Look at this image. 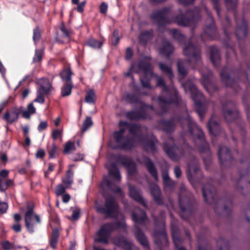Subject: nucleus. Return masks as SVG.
<instances>
[{
    "instance_id": "37",
    "label": "nucleus",
    "mask_w": 250,
    "mask_h": 250,
    "mask_svg": "<svg viewBox=\"0 0 250 250\" xmlns=\"http://www.w3.org/2000/svg\"><path fill=\"white\" fill-rule=\"evenodd\" d=\"M72 84L71 82L66 83L62 87L61 95L62 97L69 96L71 93Z\"/></svg>"
},
{
    "instance_id": "19",
    "label": "nucleus",
    "mask_w": 250,
    "mask_h": 250,
    "mask_svg": "<svg viewBox=\"0 0 250 250\" xmlns=\"http://www.w3.org/2000/svg\"><path fill=\"white\" fill-rule=\"evenodd\" d=\"M212 76V73L211 71H209L207 75L203 74V79L201 82L205 88L209 93H211L212 90H215V86L210 82V79Z\"/></svg>"
},
{
    "instance_id": "63",
    "label": "nucleus",
    "mask_w": 250,
    "mask_h": 250,
    "mask_svg": "<svg viewBox=\"0 0 250 250\" xmlns=\"http://www.w3.org/2000/svg\"><path fill=\"white\" fill-rule=\"evenodd\" d=\"M60 29L62 32L63 36L67 38H69L70 36V31L66 29L63 25H62L60 27Z\"/></svg>"
},
{
    "instance_id": "8",
    "label": "nucleus",
    "mask_w": 250,
    "mask_h": 250,
    "mask_svg": "<svg viewBox=\"0 0 250 250\" xmlns=\"http://www.w3.org/2000/svg\"><path fill=\"white\" fill-rule=\"evenodd\" d=\"M186 15L187 16L191 15L192 18L188 20L186 18L184 15H180L175 18L174 21L180 26H191L192 25L194 26L201 18L200 9L198 8H196L192 12L188 11Z\"/></svg>"
},
{
    "instance_id": "59",
    "label": "nucleus",
    "mask_w": 250,
    "mask_h": 250,
    "mask_svg": "<svg viewBox=\"0 0 250 250\" xmlns=\"http://www.w3.org/2000/svg\"><path fill=\"white\" fill-rule=\"evenodd\" d=\"M42 50H36L33 60L35 62H40L42 57Z\"/></svg>"
},
{
    "instance_id": "62",
    "label": "nucleus",
    "mask_w": 250,
    "mask_h": 250,
    "mask_svg": "<svg viewBox=\"0 0 250 250\" xmlns=\"http://www.w3.org/2000/svg\"><path fill=\"white\" fill-rule=\"evenodd\" d=\"M47 126V123L45 121H41L38 126V130L39 131L41 132L45 129Z\"/></svg>"
},
{
    "instance_id": "52",
    "label": "nucleus",
    "mask_w": 250,
    "mask_h": 250,
    "mask_svg": "<svg viewBox=\"0 0 250 250\" xmlns=\"http://www.w3.org/2000/svg\"><path fill=\"white\" fill-rule=\"evenodd\" d=\"M111 43L114 45H117L119 41V32L117 30H115L113 33L112 37L111 39Z\"/></svg>"
},
{
    "instance_id": "23",
    "label": "nucleus",
    "mask_w": 250,
    "mask_h": 250,
    "mask_svg": "<svg viewBox=\"0 0 250 250\" xmlns=\"http://www.w3.org/2000/svg\"><path fill=\"white\" fill-rule=\"evenodd\" d=\"M208 127L210 135L214 136H216L218 135L220 130V126L218 123L215 120L213 116L209 120Z\"/></svg>"
},
{
    "instance_id": "51",
    "label": "nucleus",
    "mask_w": 250,
    "mask_h": 250,
    "mask_svg": "<svg viewBox=\"0 0 250 250\" xmlns=\"http://www.w3.org/2000/svg\"><path fill=\"white\" fill-rule=\"evenodd\" d=\"M172 235L173 243L175 247L178 248V246L182 244V241L176 232H172Z\"/></svg>"
},
{
    "instance_id": "15",
    "label": "nucleus",
    "mask_w": 250,
    "mask_h": 250,
    "mask_svg": "<svg viewBox=\"0 0 250 250\" xmlns=\"http://www.w3.org/2000/svg\"><path fill=\"white\" fill-rule=\"evenodd\" d=\"M202 191L206 202L209 204L212 203L215 198V190L214 187L210 185H207L203 188Z\"/></svg>"
},
{
    "instance_id": "26",
    "label": "nucleus",
    "mask_w": 250,
    "mask_h": 250,
    "mask_svg": "<svg viewBox=\"0 0 250 250\" xmlns=\"http://www.w3.org/2000/svg\"><path fill=\"white\" fill-rule=\"evenodd\" d=\"M151 194L153 197L154 201L158 204L162 203V200L161 197L160 189L157 185L154 184L150 186Z\"/></svg>"
},
{
    "instance_id": "10",
    "label": "nucleus",
    "mask_w": 250,
    "mask_h": 250,
    "mask_svg": "<svg viewBox=\"0 0 250 250\" xmlns=\"http://www.w3.org/2000/svg\"><path fill=\"white\" fill-rule=\"evenodd\" d=\"M118 225L119 224L113 223L104 224L97 232V238L95 240L101 243L107 244L110 234Z\"/></svg>"
},
{
    "instance_id": "14",
    "label": "nucleus",
    "mask_w": 250,
    "mask_h": 250,
    "mask_svg": "<svg viewBox=\"0 0 250 250\" xmlns=\"http://www.w3.org/2000/svg\"><path fill=\"white\" fill-rule=\"evenodd\" d=\"M100 187L103 189V192L104 190H110L113 193H119L122 197L124 196V193L121 191V188L116 186L114 188V185L106 178L104 179Z\"/></svg>"
},
{
    "instance_id": "12",
    "label": "nucleus",
    "mask_w": 250,
    "mask_h": 250,
    "mask_svg": "<svg viewBox=\"0 0 250 250\" xmlns=\"http://www.w3.org/2000/svg\"><path fill=\"white\" fill-rule=\"evenodd\" d=\"M168 9L165 8L161 10L154 11L151 15V18L157 22L159 30H161L162 26H165L171 21L167 19Z\"/></svg>"
},
{
    "instance_id": "28",
    "label": "nucleus",
    "mask_w": 250,
    "mask_h": 250,
    "mask_svg": "<svg viewBox=\"0 0 250 250\" xmlns=\"http://www.w3.org/2000/svg\"><path fill=\"white\" fill-rule=\"evenodd\" d=\"M218 157L221 163L230 159L231 155L229 149L226 146L220 147L218 151Z\"/></svg>"
},
{
    "instance_id": "20",
    "label": "nucleus",
    "mask_w": 250,
    "mask_h": 250,
    "mask_svg": "<svg viewBox=\"0 0 250 250\" xmlns=\"http://www.w3.org/2000/svg\"><path fill=\"white\" fill-rule=\"evenodd\" d=\"M113 241L115 245L121 247L126 250H130L134 247L132 243L128 242L126 238L124 237L114 238Z\"/></svg>"
},
{
    "instance_id": "58",
    "label": "nucleus",
    "mask_w": 250,
    "mask_h": 250,
    "mask_svg": "<svg viewBox=\"0 0 250 250\" xmlns=\"http://www.w3.org/2000/svg\"><path fill=\"white\" fill-rule=\"evenodd\" d=\"M41 37V34L38 27L36 28L33 31V39L35 42L38 41Z\"/></svg>"
},
{
    "instance_id": "44",
    "label": "nucleus",
    "mask_w": 250,
    "mask_h": 250,
    "mask_svg": "<svg viewBox=\"0 0 250 250\" xmlns=\"http://www.w3.org/2000/svg\"><path fill=\"white\" fill-rule=\"evenodd\" d=\"M127 117L130 119L138 120L139 119L146 118V116L143 114H140L136 111L129 112L127 113Z\"/></svg>"
},
{
    "instance_id": "61",
    "label": "nucleus",
    "mask_w": 250,
    "mask_h": 250,
    "mask_svg": "<svg viewBox=\"0 0 250 250\" xmlns=\"http://www.w3.org/2000/svg\"><path fill=\"white\" fill-rule=\"evenodd\" d=\"M80 217V212L79 210H74L73 211L72 215L71 217H69L68 218L70 220H76L79 219Z\"/></svg>"
},
{
    "instance_id": "54",
    "label": "nucleus",
    "mask_w": 250,
    "mask_h": 250,
    "mask_svg": "<svg viewBox=\"0 0 250 250\" xmlns=\"http://www.w3.org/2000/svg\"><path fill=\"white\" fill-rule=\"evenodd\" d=\"M62 130L56 129L52 131V137L54 140H56L59 137L62 138Z\"/></svg>"
},
{
    "instance_id": "31",
    "label": "nucleus",
    "mask_w": 250,
    "mask_h": 250,
    "mask_svg": "<svg viewBox=\"0 0 250 250\" xmlns=\"http://www.w3.org/2000/svg\"><path fill=\"white\" fill-rule=\"evenodd\" d=\"M160 126L165 131L170 132L174 130L175 124L173 119L168 121H163L160 123Z\"/></svg>"
},
{
    "instance_id": "21",
    "label": "nucleus",
    "mask_w": 250,
    "mask_h": 250,
    "mask_svg": "<svg viewBox=\"0 0 250 250\" xmlns=\"http://www.w3.org/2000/svg\"><path fill=\"white\" fill-rule=\"evenodd\" d=\"M105 167L108 169L109 175L114 180L119 181L121 179V176L116 165L107 162L105 164Z\"/></svg>"
},
{
    "instance_id": "13",
    "label": "nucleus",
    "mask_w": 250,
    "mask_h": 250,
    "mask_svg": "<svg viewBox=\"0 0 250 250\" xmlns=\"http://www.w3.org/2000/svg\"><path fill=\"white\" fill-rule=\"evenodd\" d=\"M132 219L135 225H145L148 222L146 213L139 208H136L132 213Z\"/></svg>"
},
{
    "instance_id": "5",
    "label": "nucleus",
    "mask_w": 250,
    "mask_h": 250,
    "mask_svg": "<svg viewBox=\"0 0 250 250\" xmlns=\"http://www.w3.org/2000/svg\"><path fill=\"white\" fill-rule=\"evenodd\" d=\"M133 71L139 73L142 72L143 76L141 74L140 76V81L142 86L146 88H152V86L150 84L149 78H152L154 76H157V75L153 73L152 67L148 58H145L140 62L138 65V70H136L135 65L132 64L129 72L125 74V76H129L131 75V71Z\"/></svg>"
},
{
    "instance_id": "50",
    "label": "nucleus",
    "mask_w": 250,
    "mask_h": 250,
    "mask_svg": "<svg viewBox=\"0 0 250 250\" xmlns=\"http://www.w3.org/2000/svg\"><path fill=\"white\" fill-rule=\"evenodd\" d=\"M92 124V122L91 118L87 117L83 123L82 127V131H85L88 128H89L91 126Z\"/></svg>"
},
{
    "instance_id": "53",
    "label": "nucleus",
    "mask_w": 250,
    "mask_h": 250,
    "mask_svg": "<svg viewBox=\"0 0 250 250\" xmlns=\"http://www.w3.org/2000/svg\"><path fill=\"white\" fill-rule=\"evenodd\" d=\"M126 100L130 103H136L139 102L137 96L134 94H127L126 96Z\"/></svg>"
},
{
    "instance_id": "46",
    "label": "nucleus",
    "mask_w": 250,
    "mask_h": 250,
    "mask_svg": "<svg viewBox=\"0 0 250 250\" xmlns=\"http://www.w3.org/2000/svg\"><path fill=\"white\" fill-rule=\"evenodd\" d=\"M103 43L95 39H90L88 41L87 44L94 48H100L102 45Z\"/></svg>"
},
{
    "instance_id": "43",
    "label": "nucleus",
    "mask_w": 250,
    "mask_h": 250,
    "mask_svg": "<svg viewBox=\"0 0 250 250\" xmlns=\"http://www.w3.org/2000/svg\"><path fill=\"white\" fill-rule=\"evenodd\" d=\"M76 150L74 142L68 141L64 145L63 152L65 154L69 153Z\"/></svg>"
},
{
    "instance_id": "6",
    "label": "nucleus",
    "mask_w": 250,
    "mask_h": 250,
    "mask_svg": "<svg viewBox=\"0 0 250 250\" xmlns=\"http://www.w3.org/2000/svg\"><path fill=\"white\" fill-rule=\"evenodd\" d=\"M182 84L186 93H190L194 101L196 111L200 118L201 120H202L205 113V106L200 101L197 99L201 98L203 96L202 94L197 89L195 85L190 81L187 82L185 83H182Z\"/></svg>"
},
{
    "instance_id": "1",
    "label": "nucleus",
    "mask_w": 250,
    "mask_h": 250,
    "mask_svg": "<svg viewBox=\"0 0 250 250\" xmlns=\"http://www.w3.org/2000/svg\"><path fill=\"white\" fill-rule=\"evenodd\" d=\"M120 129L114 132L113 136L117 143L116 146L109 145L113 148L130 149L137 143H145V147L147 151L152 153L156 151L157 140L152 136L151 140L146 142L141 134L142 128L136 125H129L126 122L119 123Z\"/></svg>"
},
{
    "instance_id": "64",
    "label": "nucleus",
    "mask_w": 250,
    "mask_h": 250,
    "mask_svg": "<svg viewBox=\"0 0 250 250\" xmlns=\"http://www.w3.org/2000/svg\"><path fill=\"white\" fill-rule=\"evenodd\" d=\"M213 3L214 8L215 9L218 16H220V8L218 0H211Z\"/></svg>"
},
{
    "instance_id": "42",
    "label": "nucleus",
    "mask_w": 250,
    "mask_h": 250,
    "mask_svg": "<svg viewBox=\"0 0 250 250\" xmlns=\"http://www.w3.org/2000/svg\"><path fill=\"white\" fill-rule=\"evenodd\" d=\"M96 100V95L93 90H89L86 93L85 97V102L88 104L94 103Z\"/></svg>"
},
{
    "instance_id": "38",
    "label": "nucleus",
    "mask_w": 250,
    "mask_h": 250,
    "mask_svg": "<svg viewBox=\"0 0 250 250\" xmlns=\"http://www.w3.org/2000/svg\"><path fill=\"white\" fill-rule=\"evenodd\" d=\"M59 236V231L57 229H54L50 240V244L53 249H55L58 241Z\"/></svg>"
},
{
    "instance_id": "11",
    "label": "nucleus",
    "mask_w": 250,
    "mask_h": 250,
    "mask_svg": "<svg viewBox=\"0 0 250 250\" xmlns=\"http://www.w3.org/2000/svg\"><path fill=\"white\" fill-rule=\"evenodd\" d=\"M25 226L30 233L34 232L35 228L37 224H40V217L35 214L32 208H28L25 213Z\"/></svg>"
},
{
    "instance_id": "17",
    "label": "nucleus",
    "mask_w": 250,
    "mask_h": 250,
    "mask_svg": "<svg viewBox=\"0 0 250 250\" xmlns=\"http://www.w3.org/2000/svg\"><path fill=\"white\" fill-rule=\"evenodd\" d=\"M204 10L208 16V21L209 22V25H207L205 29V33L211 38H213V36L216 33V27L214 23L212 17L206 7L204 8Z\"/></svg>"
},
{
    "instance_id": "47",
    "label": "nucleus",
    "mask_w": 250,
    "mask_h": 250,
    "mask_svg": "<svg viewBox=\"0 0 250 250\" xmlns=\"http://www.w3.org/2000/svg\"><path fill=\"white\" fill-rule=\"evenodd\" d=\"M222 81L226 83L227 86H229V83L232 81L229 76L226 74V70L224 69L220 74Z\"/></svg>"
},
{
    "instance_id": "2",
    "label": "nucleus",
    "mask_w": 250,
    "mask_h": 250,
    "mask_svg": "<svg viewBox=\"0 0 250 250\" xmlns=\"http://www.w3.org/2000/svg\"><path fill=\"white\" fill-rule=\"evenodd\" d=\"M156 85L162 88V95L157 100L161 110L157 113L161 115L165 113L172 105H177L179 98L175 88L173 86L167 87L162 78H158Z\"/></svg>"
},
{
    "instance_id": "9",
    "label": "nucleus",
    "mask_w": 250,
    "mask_h": 250,
    "mask_svg": "<svg viewBox=\"0 0 250 250\" xmlns=\"http://www.w3.org/2000/svg\"><path fill=\"white\" fill-rule=\"evenodd\" d=\"M164 149L167 155L173 160H178L184 153L183 149L174 145L172 138H169L165 142Z\"/></svg>"
},
{
    "instance_id": "29",
    "label": "nucleus",
    "mask_w": 250,
    "mask_h": 250,
    "mask_svg": "<svg viewBox=\"0 0 250 250\" xmlns=\"http://www.w3.org/2000/svg\"><path fill=\"white\" fill-rule=\"evenodd\" d=\"M134 233L138 241L144 247H147L148 242L144 233L138 228L135 227Z\"/></svg>"
},
{
    "instance_id": "33",
    "label": "nucleus",
    "mask_w": 250,
    "mask_h": 250,
    "mask_svg": "<svg viewBox=\"0 0 250 250\" xmlns=\"http://www.w3.org/2000/svg\"><path fill=\"white\" fill-rule=\"evenodd\" d=\"M36 109L33 105V103H29L26 110L22 111V116L26 119H30L31 115L36 113Z\"/></svg>"
},
{
    "instance_id": "39",
    "label": "nucleus",
    "mask_w": 250,
    "mask_h": 250,
    "mask_svg": "<svg viewBox=\"0 0 250 250\" xmlns=\"http://www.w3.org/2000/svg\"><path fill=\"white\" fill-rule=\"evenodd\" d=\"M71 75L72 72L69 68L64 69L60 74L62 79L66 83L71 82Z\"/></svg>"
},
{
    "instance_id": "22",
    "label": "nucleus",
    "mask_w": 250,
    "mask_h": 250,
    "mask_svg": "<svg viewBox=\"0 0 250 250\" xmlns=\"http://www.w3.org/2000/svg\"><path fill=\"white\" fill-rule=\"evenodd\" d=\"M130 196L138 203L143 205L144 207H146V203L143 198L141 196L139 191L136 190L135 187L130 186L129 191Z\"/></svg>"
},
{
    "instance_id": "40",
    "label": "nucleus",
    "mask_w": 250,
    "mask_h": 250,
    "mask_svg": "<svg viewBox=\"0 0 250 250\" xmlns=\"http://www.w3.org/2000/svg\"><path fill=\"white\" fill-rule=\"evenodd\" d=\"M159 68L162 72L168 76L170 79H172L173 75L170 66H167L164 63H160L159 64Z\"/></svg>"
},
{
    "instance_id": "45",
    "label": "nucleus",
    "mask_w": 250,
    "mask_h": 250,
    "mask_svg": "<svg viewBox=\"0 0 250 250\" xmlns=\"http://www.w3.org/2000/svg\"><path fill=\"white\" fill-rule=\"evenodd\" d=\"M46 95L47 94L44 93L42 90H38L37 92V97L33 102L40 104H43L44 102V96Z\"/></svg>"
},
{
    "instance_id": "4",
    "label": "nucleus",
    "mask_w": 250,
    "mask_h": 250,
    "mask_svg": "<svg viewBox=\"0 0 250 250\" xmlns=\"http://www.w3.org/2000/svg\"><path fill=\"white\" fill-rule=\"evenodd\" d=\"M183 52L185 56L188 57V61L185 62L179 60L178 62V70L181 78L187 74V69L185 68L186 63H189L192 65L194 64L195 66H193V68H195L202 63L200 50L189 42L185 45Z\"/></svg>"
},
{
    "instance_id": "30",
    "label": "nucleus",
    "mask_w": 250,
    "mask_h": 250,
    "mask_svg": "<svg viewBox=\"0 0 250 250\" xmlns=\"http://www.w3.org/2000/svg\"><path fill=\"white\" fill-rule=\"evenodd\" d=\"M210 60L215 66L217 65L220 60V53L217 48L214 46L210 48Z\"/></svg>"
},
{
    "instance_id": "55",
    "label": "nucleus",
    "mask_w": 250,
    "mask_h": 250,
    "mask_svg": "<svg viewBox=\"0 0 250 250\" xmlns=\"http://www.w3.org/2000/svg\"><path fill=\"white\" fill-rule=\"evenodd\" d=\"M226 6L228 9L235 7L237 4V0H225Z\"/></svg>"
},
{
    "instance_id": "41",
    "label": "nucleus",
    "mask_w": 250,
    "mask_h": 250,
    "mask_svg": "<svg viewBox=\"0 0 250 250\" xmlns=\"http://www.w3.org/2000/svg\"><path fill=\"white\" fill-rule=\"evenodd\" d=\"M167 32L172 35L173 37L179 42H181L185 39V37L178 30L173 29L172 30H167Z\"/></svg>"
},
{
    "instance_id": "7",
    "label": "nucleus",
    "mask_w": 250,
    "mask_h": 250,
    "mask_svg": "<svg viewBox=\"0 0 250 250\" xmlns=\"http://www.w3.org/2000/svg\"><path fill=\"white\" fill-rule=\"evenodd\" d=\"M98 212L104 214L107 217H116L119 212V206L115 198L108 196L105 197L104 207L98 206L96 207Z\"/></svg>"
},
{
    "instance_id": "3",
    "label": "nucleus",
    "mask_w": 250,
    "mask_h": 250,
    "mask_svg": "<svg viewBox=\"0 0 250 250\" xmlns=\"http://www.w3.org/2000/svg\"><path fill=\"white\" fill-rule=\"evenodd\" d=\"M179 122L184 129L186 127L185 125L187 126L188 129V134L191 136L192 139L195 146L201 152L208 151V145L205 140L203 131L196 124L192 121L191 117L188 116L187 118L184 119L180 118L179 119Z\"/></svg>"
},
{
    "instance_id": "34",
    "label": "nucleus",
    "mask_w": 250,
    "mask_h": 250,
    "mask_svg": "<svg viewBox=\"0 0 250 250\" xmlns=\"http://www.w3.org/2000/svg\"><path fill=\"white\" fill-rule=\"evenodd\" d=\"M73 181V172L71 169L67 171L66 176L62 179V182L65 185L66 188L71 185Z\"/></svg>"
},
{
    "instance_id": "24",
    "label": "nucleus",
    "mask_w": 250,
    "mask_h": 250,
    "mask_svg": "<svg viewBox=\"0 0 250 250\" xmlns=\"http://www.w3.org/2000/svg\"><path fill=\"white\" fill-rule=\"evenodd\" d=\"M38 83L40 87L38 90H42L44 93L48 94L51 89V83L48 79L42 78L38 81Z\"/></svg>"
},
{
    "instance_id": "49",
    "label": "nucleus",
    "mask_w": 250,
    "mask_h": 250,
    "mask_svg": "<svg viewBox=\"0 0 250 250\" xmlns=\"http://www.w3.org/2000/svg\"><path fill=\"white\" fill-rule=\"evenodd\" d=\"M57 151V146L55 144H52L50 146H47V151L49 154L50 158L55 157Z\"/></svg>"
},
{
    "instance_id": "18",
    "label": "nucleus",
    "mask_w": 250,
    "mask_h": 250,
    "mask_svg": "<svg viewBox=\"0 0 250 250\" xmlns=\"http://www.w3.org/2000/svg\"><path fill=\"white\" fill-rule=\"evenodd\" d=\"M120 161L127 169L128 176H131L135 173V165L129 158L122 156L120 157Z\"/></svg>"
},
{
    "instance_id": "35",
    "label": "nucleus",
    "mask_w": 250,
    "mask_h": 250,
    "mask_svg": "<svg viewBox=\"0 0 250 250\" xmlns=\"http://www.w3.org/2000/svg\"><path fill=\"white\" fill-rule=\"evenodd\" d=\"M152 31H145L142 32L139 36L140 42L142 44H145L147 40L152 37Z\"/></svg>"
},
{
    "instance_id": "27",
    "label": "nucleus",
    "mask_w": 250,
    "mask_h": 250,
    "mask_svg": "<svg viewBox=\"0 0 250 250\" xmlns=\"http://www.w3.org/2000/svg\"><path fill=\"white\" fill-rule=\"evenodd\" d=\"M162 177L164 184L165 189H172L175 185V182L169 177L167 170L163 171Z\"/></svg>"
},
{
    "instance_id": "25",
    "label": "nucleus",
    "mask_w": 250,
    "mask_h": 250,
    "mask_svg": "<svg viewBox=\"0 0 250 250\" xmlns=\"http://www.w3.org/2000/svg\"><path fill=\"white\" fill-rule=\"evenodd\" d=\"M144 163L146 166L148 172L151 176L154 177L155 181L158 180L157 171L153 163V162L148 158H144Z\"/></svg>"
},
{
    "instance_id": "36",
    "label": "nucleus",
    "mask_w": 250,
    "mask_h": 250,
    "mask_svg": "<svg viewBox=\"0 0 250 250\" xmlns=\"http://www.w3.org/2000/svg\"><path fill=\"white\" fill-rule=\"evenodd\" d=\"M153 236L154 238L155 239V243H157V244H159V241L157 240V238L161 240L162 239L166 240L167 237L164 226L163 225L162 227V229L160 231L158 232L157 231H155L153 234Z\"/></svg>"
},
{
    "instance_id": "16",
    "label": "nucleus",
    "mask_w": 250,
    "mask_h": 250,
    "mask_svg": "<svg viewBox=\"0 0 250 250\" xmlns=\"http://www.w3.org/2000/svg\"><path fill=\"white\" fill-rule=\"evenodd\" d=\"M22 107L19 109L14 107L11 109L10 111H7L4 114L3 118L7 123L12 124L18 119L19 115L21 111Z\"/></svg>"
},
{
    "instance_id": "32",
    "label": "nucleus",
    "mask_w": 250,
    "mask_h": 250,
    "mask_svg": "<svg viewBox=\"0 0 250 250\" xmlns=\"http://www.w3.org/2000/svg\"><path fill=\"white\" fill-rule=\"evenodd\" d=\"M174 50L173 45H172L168 42H165L163 43V46L160 49V53L166 56H168Z\"/></svg>"
},
{
    "instance_id": "48",
    "label": "nucleus",
    "mask_w": 250,
    "mask_h": 250,
    "mask_svg": "<svg viewBox=\"0 0 250 250\" xmlns=\"http://www.w3.org/2000/svg\"><path fill=\"white\" fill-rule=\"evenodd\" d=\"M224 116L226 120L228 122H230L233 120L236 115V113L235 111H231L230 110H227V111H224Z\"/></svg>"
},
{
    "instance_id": "57",
    "label": "nucleus",
    "mask_w": 250,
    "mask_h": 250,
    "mask_svg": "<svg viewBox=\"0 0 250 250\" xmlns=\"http://www.w3.org/2000/svg\"><path fill=\"white\" fill-rule=\"evenodd\" d=\"M2 248L5 250H8L13 248V245L7 240H3L1 243Z\"/></svg>"
},
{
    "instance_id": "60",
    "label": "nucleus",
    "mask_w": 250,
    "mask_h": 250,
    "mask_svg": "<svg viewBox=\"0 0 250 250\" xmlns=\"http://www.w3.org/2000/svg\"><path fill=\"white\" fill-rule=\"evenodd\" d=\"M8 208V205L5 202H0V214L6 212Z\"/></svg>"
},
{
    "instance_id": "56",
    "label": "nucleus",
    "mask_w": 250,
    "mask_h": 250,
    "mask_svg": "<svg viewBox=\"0 0 250 250\" xmlns=\"http://www.w3.org/2000/svg\"><path fill=\"white\" fill-rule=\"evenodd\" d=\"M65 189V188L63 185L61 184L58 185L56 187L55 193L57 196L62 195L64 192Z\"/></svg>"
}]
</instances>
